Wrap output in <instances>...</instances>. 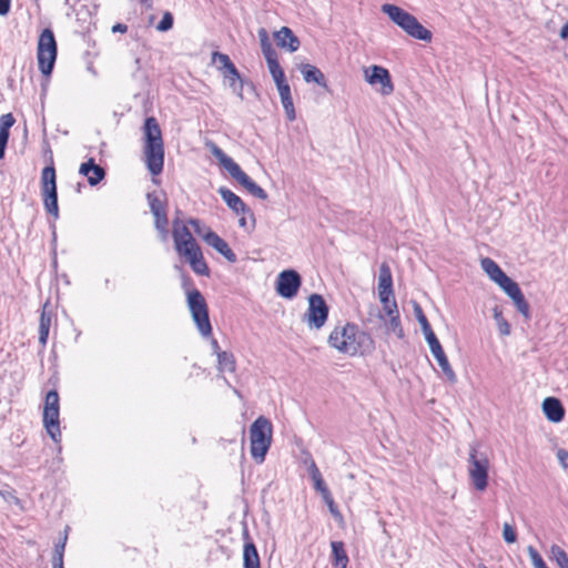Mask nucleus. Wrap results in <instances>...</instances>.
Returning a JSON list of instances; mask_svg holds the SVG:
<instances>
[{
  "label": "nucleus",
  "instance_id": "obj_27",
  "mask_svg": "<svg viewBox=\"0 0 568 568\" xmlns=\"http://www.w3.org/2000/svg\"><path fill=\"white\" fill-rule=\"evenodd\" d=\"M379 318L384 321V325L388 334H393L397 338L404 337V329L400 324L399 315L384 318V316L379 314Z\"/></svg>",
  "mask_w": 568,
  "mask_h": 568
},
{
  "label": "nucleus",
  "instance_id": "obj_29",
  "mask_svg": "<svg viewBox=\"0 0 568 568\" xmlns=\"http://www.w3.org/2000/svg\"><path fill=\"white\" fill-rule=\"evenodd\" d=\"M217 367L221 372L233 373L235 371V359L233 354L229 352H217Z\"/></svg>",
  "mask_w": 568,
  "mask_h": 568
},
{
  "label": "nucleus",
  "instance_id": "obj_58",
  "mask_svg": "<svg viewBox=\"0 0 568 568\" xmlns=\"http://www.w3.org/2000/svg\"><path fill=\"white\" fill-rule=\"evenodd\" d=\"M559 37L562 40L568 41V21L561 27V29L559 31Z\"/></svg>",
  "mask_w": 568,
  "mask_h": 568
},
{
  "label": "nucleus",
  "instance_id": "obj_26",
  "mask_svg": "<svg viewBox=\"0 0 568 568\" xmlns=\"http://www.w3.org/2000/svg\"><path fill=\"white\" fill-rule=\"evenodd\" d=\"M244 568H260V557L253 542H246L243 549Z\"/></svg>",
  "mask_w": 568,
  "mask_h": 568
},
{
  "label": "nucleus",
  "instance_id": "obj_59",
  "mask_svg": "<svg viewBox=\"0 0 568 568\" xmlns=\"http://www.w3.org/2000/svg\"><path fill=\"white\" fill-rule=\"evenodd\" d=\"M53 568H63V558L61 557H53Z\"/></svg>",
  "mask_w": 568,
  "mask_h": 568
},
{
  "label": "nucleus",
  "instance_id": "obj_14",
  "mask_svg": "<svg viewBox=\"0 0 568 568\" xmlns=\"http://www.w3.org/2000/svg\"><path fill=\"white\" fill-rule=\"evenodd\" d=\"M328 317V306L320 294H312L308 297V307L306 312L303 314V322L306 326L313 331L321 329Z\"/></svg>",
  "mask_w": 568,
  "mask_h": 568
},
{
  "label": "nucleus",
  "instance_id": "obj_33",
  "mask_svg": "<svg viewBox=\"0 0 568 568\" xmlns=\"http://www.w3.org/2000/svg\"><path fill=\"white\" fill-rule=\"evenodd\" d=\"M257 36L260 39V44H261V50H262L263 55H270V54L272 55V53L276 52L271 43L268 32L265 28H260L257 31Z\"/></svg>",
  "mask_w": 568,
  "mask_h": 568
},
{
  "label": "nucleus",
  "instance_id": "obj_19",
  "mask_svg": "<svg viewBox=\"0 0 568 568\" xmlns=\"http://www.w3.org/2000/svg\"><path fill=\"white\" fill-rule=\"evenodd\" d=\"M274 39L281 49L290 52L297 51L301 45L298 38L288 27H282L278 31L274 32Z\"/></svg>",
  "mask_w": 568,
  "mask_h": 568
},
{
  "label": "nucleus",
  "instance_id": "obj_7",
  "mask_svg": "<svg viewBox=\"0 0 568 568\" xmlns=\"http://www.w3.org/2000/svg\"><path fill=\"white\" fill-rule=\"evenodd\" d=\"M490 459L486 452L479 450L477 444L469 447L467 458V474L473 487L477 491H485L488 487Z\"/></svg>",
  "mask_w": 568,
  "mask_h": 568
},
{
  "label": "nucleus",
  "instance_id": "obj_16",
  "mask_svg": "<svg viewBox=\"0 0 568 568\" xmlns=\"http://www.w3.org/2000/svg\"><path fill=\"white\" fill-rule=\"evenodd\" d=\"M302 284V278L295 270L282 271L276 278V293L287 300L296 296Z\"/></svg>",
  "mask_w": 568,
  "mask_h": 568
},
{
  "label": "nucleus",
  "instance_id": "obj_11",
  "mask_svg": "<svg viewBox=\"0 0 568 568\" xmlns=\"http://www.w3.org/2000/svg\"><path fill=\"white\" fill-rule=\"evenodd\" d=\"M187 307L200 334L203 337L211 336L212 326L209 318L207 304L200 291L192 290L187 293Z\"/></svg>",
  "mask_w": 568,
  "mask_h": 568
},
{
  "label": "nucleus",
  "instance_id": "obj_25",
  "mask_svg": "<svg viewBox=\"0 0 568 568\" xmlns=\"http://www.w3.org/2000/svg\"><path fill=\"white\" fill-rule=\"evenodd\" d=\"M48 303L43 305L42 313L40 316V325H39V342L42 346H45L49 331L51 327L52 315L47 311Z\"/></svg>",
  "mask_w": 568,
  "mask_h": 568
},
{
  "label": "nucleus",
  "instance_id": "obj_31",
  "mask_svg": "<svg viewBox=\"0 0 568 568\" xmlns=\"http://www.w3.org/2000/svg\"><path fill=\"white\" fill-rule=\"evenodd\" d=\"M550 557L559 568H568V554L558 545L550 547Z\"/></svg>",
  "mask_w": 568,
  "mask_h": 568
},
{
  "label": "nucleus",
  "instance_id": "obj_61",
  "mask_svg": "<svg viewBox=\"0 0 568 568\" xmlns=\"http://www.w3.org/2000/svg\"><path fill=\"white\" fill-rule=\"evenodd\" d=\"M151 213L153 214L154 220H156V219H159V217L161 219V217H163V216H166V210L153 211V212H151Z\"/></svg>",
  "mask_w": 568,
  "mask_h": 568
},
{
  "label": "nucleus",
  "instance_id": "obj_62",
  "mask_svg": "<svg viewBox=\"0 0 568 568\" xmlns=\"http://www.w3.org/2000/svg\"><path fill=\"white\" fill-rule=\"evenodd\" d=\"M240 215H241V217L239 220V224H240V226L245 227L247 224L248 214H240Z\"/></svg>",
  "mask_w": 568,
  "mask_h": 568
},
{
  "label": "nucleus",
  "instance_id": "obj_48",
  "mask_svg": "<svg viewBox=\"0 0 568 568\" xmlns=\"http://www.w3.org/2000/svg\"><path fill=\"white\" fill-rule=\"evenodd\" d=\"M313 481H314L315 489L321 493L322 497L331 494V491L328 490L327 486L325 485L322 476L318 478H315Z\"/></svg>",
  "mask_w": 568,
  "mask_h": 568
},
{
  "label": "nucleus",
  "instance_id": "obj_24",
  "mask_svg": "<svg viewBox=\"0 0 568 568\" xmlns=\"http://www.w3.org/2000/svg\"><path fill=\"white\" fill-rule=\"evenodd\" d=\"M222 73L233 92L236 93L240 99H243V83L235 65L224 70Z\"/></svg>",
  "mask_w": 568,
  "mask_h": 568
},
{
  "label": "nucleus",
  "instance_id": "obj_10",
  "mask_svg": "<svg viewBox=\"0 0 568 568\" xmlns=\"http://www.w3.org/2000/svg\"><path fill=\"white\" fill-rule=\"evenodd\" d=\"M37 59L42 74H51L57 59V42L51 29H44L39 37Z\"/></svg>",
  "mask_w": 568,
  "mask_h": 568
},
{
  "label": "nucleus",
  "instance_id": "obj_9",
  "mask_svg": "<svg viewBox=\"0 0 568 568\" xmlns=\"http://www.w3.org/2000/svg\"><path fill=\"white\" fill-rule=\"evenodd\" d=\"M250 439L252 457L256 463H263L272 442L271 422L263 416L256 418L250 428Z\"/></svg>",
  "mask_w": 568,
  "mask_h": 568
},
{
  "label": "nucleus",
  "instance_id": "obj_53",
  "mask_svg": "<svg viewBox=\"0 0 568 568\" xmlns=\"http://www.w3.org/2000/svg\"><path fill=\"white\" fill-rule=\"evenodd\" d=\"M272 78L274 82L276 83V87L287 83L285 80V74L283 69L272 73Z\"/></svg>",
  "mask_w": 568,
  "mask_h": 568
},
{
  "label": "nucleus",
  "instance_id": "obj_46",
  "mask_svg": "<svg viewBox=\"0 0 568 568\" xmlns=\"http://www.w3.org/2000/svg\"><path fill=\"white\" fill-rule=\"evenodd\" d=\"M383 312L387 317L399 315L396 301H392L387 304H383Z\"/></svg>",
  "mask_w": 568,
  "mask_h": 568
},
{
  "label": "nucleus",
  "instance_id": "obj_15",
  "mask_svg": "<svg viewBox=\"0 0 568 568\" xmlns=\"http://www.w3.org/2000/svg\"><path fill=\"white\" fill-rule=\"evenodd\" d=\"M365 81L376 88L377 92L384 97L394 92V84L388 70L381 65H371L363 69Z\"/></svg>",
  "mask_w": 568,
  "mask_h": 568
},
{
  "label": "nucleus",
  "instance_id": "obj_47",
  "mask_svg": "<svg viewBox=\"0 0 568 568\" xmlns=\"http://www.w3.org/2000/svg\"><path fill=\"white\" fill-rule=\"evenodd\" d=\"M378 297L382 305L395 301L393 288L378 290Z\"/></svg>",
  "mask_w": 568,
  "mask_h": 568
},
{
  "label": "nucleus",
  "instance_id": "obj_20",
  "mask_svg": "<svg viewBox=\"0 0 568 568\" xmlns=\"http://www.w3.org/2000/svg\"><path fill=\"white\" fill-rule=\"evenodd\" d=\"M542 410L546 417L552 423H559L565 416V409L561 403L554 397H547L542 402Z\"/></svg>",
  "mask_w": 568,
  "mask_h": 568
},
{
  "label": "nucleus",
  "instance_id": "obj_56",
  "mask_svg": "<svg viewBox=\"0 0 568 568\" xmlns=\"http://www.w3.org/2000/svg\"><path fill=\"white\" fill-rule=\"evenodd\" d=\"M11 0H0V16H6L10 10Z\"/></svg>",
  "mask_w": 568,
  "mask_h": 568
},
{
  "label": "nucleus",
  "instance_id": "obj_51",
  "mask_svg": "<svg viewBox=\"0 0 568 568\" xmlns=\"http://www.w3.org/2000/svg\"><path fill=\"white\" fill-rule=\"evenodd\" d=\"M189 223L193 226L194 229V232L200 235L203 240H204V233L206 232V230H209L207 227H203L200 223L199 220H195V219H191L189 221Z\"/></svg>",
  "mask_w": 568,
  "mask_h": 568
},
{
  "label": "nucleus",
  "instance_id": "obj_32",
  "mask_svg": "<svg viewBox=\"0 0 568 568\" xmlns=\"http://www.w3.org/2000/svg\"><path fill=\"white\" fill-rule=\"evenodd\" d=\"M436 361H437L439 367L442 368L444 375L446 376V378L452 384H455L457 382V376H456L454 369L452 368L446 354L444 353L443 355L437 356Z\"/></svg>",
  "mask_w": 568,
  "mask_h": 568
},
{
  "label": "nucleus",
  "instance_id": "obj_12",
  "mask_svg": "<svg viewBox=\"0 0 568 568\" xmlns=\"http://www.w3.org/2000/svg\"><path fill=\"white\" fill-rule=\"evenodd\" d=\"M59 409L58 392H48L43 407V426L54 443H59L61 438Z\"/></svg>",
  "mask_w": 568,
  "mask_h": 568
},
{
  "label": "nucleus",
  "instance_id": "obj_37",
  "mask_svg": "<svg viewBox=\"0 0 568 568\" xmlns=\"http://www.w3.org/2000/svg\"><path fill=\"white\" fill-rule=\"evenodd\" d=\"M168 225H169L168 215L163 216L161 219L159 217V219L154 220V226L158 230V232L160 233L162 241L168 240V236H169Z\"/></svg>",
  "mask_w": 568,
  "mask_h": 568
},
{
  "label": "nucleus",
  "instance_id": "obj_40",
  "mask_svg": "<svg viewBox=\"0 0 568 568\" xmlns=\"http://www.w3.org/2000/svg\"><path fill=\"white\" fill-rule=\"evenodd\" d=\"M503 538L507 544H514L517 540L516 530L508 523L503 525Z\"/></svg>",
  "mask_w": 568,
  "mask_h": 568
},
{
  "label": "nucleus",
  "instance_id": "obj_50",
  "mask_svg": "<svg viewBox=\"0 0 568 568\" xmlns=\"http://www.w3.org/2000/svg\"><path fill=\"white\" fill-rule=\"evenodd\" d=\"M324 501L326 503L331 514L334 516V517H337L339 516V511L337 510V507L333 500V497L331 494L326 495L323 497Z\"/></svg>",
  "mask_w": 568,
  "mask_h": 568
},
{
  "label": "nucleus",
  "instance_id": "obj_43",
  "mask_svg": "<svg viewBox=\"0 0 568 568\" xmlns=\"http://www.w3.org/2000/svg\"><path fill=\"white\" fill-rule=\"evenodd\" d=\"M173 26V17L170 12H165L161 19V21L159 22V24L156 26V30L161 31V32H165L168 30H170Z\"/></svg>",
  "mask_w": 568,
  "mask_h": 568
},
{
  "label": "nucleus",
  "instance_id": "obj_17",
  "mask_svg": "<svg viewBox=\"0 0 568 568\" xmlns=\"http://www.w3.org/2000/svg\"><path fill=\"white\" fill-rule=\"evenodd\" d=\"M219 193L223 201L235 214H248V217L254 226L255 219L252 211L245 205V203L235 193L225 187H220Z\"/></svg>",
  "mask_w": 568,
  "mask_h": 568
},
{
  "label": "nucleus",
  "instance_id": "obj_18",
  "mask_svg": "<svg viewBox=\"0 0 568 568\" xmlns=\"http://www.w3.org/2000/svg\"><path fill=\"white\" fill-rule=\"evenodd\" d=\"M204 241L207 245L212 246L221 255H223L229 262H236L235 253L231 250L229 244L215 232L206 230V232L204 233Z\"/></svg>",
  "mask_w": 568,
  "mask_h": 568
},
{
  "label": "nucleus",
  "instance_id": "obj_49",
  "mask_svg": "<svg viewBox=\"0 0 568 568\" xmlns=\"http://www.w3.org/2000/svg\"><path fill=\"white\" fill-rule=\"evenodd\" d=\"M557 458L559 460L560 466L568 474V452L565 449L557 450Z\"/></svg>",
  "mask_w": 568,
  "mask_h": 568
},
{
  "label": "nucleus",
  "instance_id": "obj_6",
  "mask_svg": "<svg viewBox=\"0 0 568 568\" xmlns=\"http://www.w3.org/2000/svg\"><path fill=\"white\" fill-rule=\"evenodd\" d=\"M206 146L211 153L216 158L220 164L229 172V174L236 180L243 187H245L252 195L266 200V192L257 185L241 168L234 162L232 158L226 155L214 142H206Z\"/></svg>",
  "mask_w": 568,
  "mask_h": 568
},
{
  "label": "nucleus",
  "instance_id": "obj_44",
  "mask_svg": "<svg viewBox=\"0 0 568 568\" xmlns=\"http://www.w3.org/2000/svg\"><path fill=\"white\" fill-rule=\"evenodd\" d=\"M282 105L284 108L285 114L290 121H294L296 119L295 108L293 103V99L282 100Z\"/></svg>",
  "mask_w": 568,
  "mask_h": 568
},
{
  "label": "nucleus",
  "instance_id": "obj_13",
  "mask_svg": "<svg viewBox=\"0 0 568 568\" xmlns=\"http://www.w3.org/2000/svg\"><path fill=\"white\" fill-rule=\"evenodd\" d=\"M41 191L43 204L48 213L59 216L57 176L53 165L45 166L41 173Z\"/></svg>",
  "mask_w": 568,
  "mask_h": 568
},
{
  "label": "nucleus",
  "instance_id": "obj_5",
  "mask_svg": "<svg viewBox=\"0 0 568 568\" xmlns=\"http://www.w3.org/2000/svg\"><path fill=\"white\" fill-rule=\"evenodd\" d=\"M206 146L211 153L216 158L220 164L229 172V174L236 180L243 187H245L252 195L266 200V192L257 185L241 168L234 162L232 158L226 155L214 142H206Z\"/></svg>",
  "mask_w": 568,
  "mask_h": 568
},
{
  "label": "nucleus",
  "instance_id": "obj_2",
  "mask_svg": "<svg viewBox=\"0 0 568 568\" xmlns=\"http://www.w3.org/2000/svg\"><path fill=\"white\" fill-rule=\"evenodd\" d=\"M172 236L178 254L186 260L192 271L199 275H209L210 270L201 247L191 234L186 224L175 219L172 223Z\"/></svg>",
  "mask_w": 568,
  "mask_h": 568
},
{
  "label": "nucleus",
  "instance_id": "obj_22",
  "mask_svg": "<svg viewBox=\"0 0 568 568\" xmlns=\"http://www.w3.org/2000/svg\"><path fill=\"white\" fill-rule=\"evenodd\" d=\"M303 79L307 83H316L323 88H327L325 75L323 72L312 64H302L300 68Z\"/></svg>",
  "mask_w": 568,
  "mask_h": 568
},
{
  "label": "nucleus",
  "instance_id": "obj_38",
  "mask_svg": "<svg viewBox=\"0 0 568 568\" xmlns=\"http://www.w3.org/2000/svg\"><path fill=\"white\" fill-rule=\"evenodd\" d=\"M150 211L166 210L165 202L155 193L148 194Z\"/></svg>",
  "mask_w": 568,
  "mask_h": 568
},
{
  "label": "nucleus",
  "instance_id": "obj_39",
  "mask_svg": "<svg viewBox=\"0 0 568 568\" xmlns=\"http://www.w3.org/2000/svg\"><path fill=\"white\" fill-rule=\"evenodd\" d=\"M527 551L531 559L534 568H548L541 556L532 546H528Z\"/></svg>",
  "mask_w": 568,
  "mask_h": 568
},
{
  "label": "nucleus",
  "instance_id": "obj_42",
  "mask_svg": "<svg viewBox=\"0 0 568 568\" xmlns=\"http://www.w3.org/2000/svg\"><path fill=\"white\" fill-rule=\"evenodd\" d=\"M68 532H69V527L67 526L64 528V530H63V535L61 537L60 542H58L55 545L53 557H61V558H63L64 548H65V544H67V540H68Z\"/></svg>",
  "mask_w": 568,
  "mask_h": 568
},
{
  "label": "nucleus",
  "instance_id": "obj_54",
  "mask_svg": "<svg viewBox=\"0 0 568 568\" xmlns=\"http://www.w3.org/2000/svg\"><path fill=\"white\" fill-rule=\"evenodd\" d=\"M9 140V133H0V160L4 158L6 146Z\"/></svg>",
  "mask_w": 568,
  "mask_h": 568
},
{
  "label": "nucleus",
  "instance_id": "obj_57",
  "mask_svg": "<svg viewBox=\"0 0 568 568\" xmlns=\"http://www.w3.org/2000/svg\"><path fill=\"white\" fill-rule=\"evenodd\" d=\"M128 31V27L126 24H123V23H116L112 27V32H121V33H125Z\"/></svg>",
  "mask_w": 568,
  "mask_h": 568
},
{
  "label": "nucleus",
  "instance_id": "obj_63",
  "mask_svg": "<svg viewBox=\"0 0 568 568\" xmlns=\"http://www.w3.org/2000/svg\"><path fill=\"white\" fill-rule=\"evenodd\" d=\"M211 345H212V348H213V351H214V353H215V354H217V352H221V351H220L219 343H217V341H216V339H214V338H213V339L211 341Z\"/></svg>",
  "mask_w": 568,
  "mask_h": 568
},
{
  "label": "nucleus",
  "instance_id": "obj_34",
  "mask_svg": "<svg viewBox=\"0 0 568 568\" xmlns=\"http://www.w3.org/2000/svg\"><path fill=\"white\" fill-rule=\"evenodd\" d=\"M212 62L216 64V68L221 72L234 65V63L231 61L227 54L217 51L212 53Z\"/></svg>",
  "mask_w": 568,
  "mask_h": 568
},
{
  "label": "nucleus",
  "instance_id": "obj_8",
  "mask_svg": "<svg viewBox=\"0 0 568 568\" xmlns=\"http://www.w3.org/2000/svg\"><path fill=\"white\" fill-rule=\"evenodd\" d=\"M382 12L387 14L388 18L402 28L408 36L429 42L432 40V32L424 28L418 20L410 14L409 12L403 10L402 8L385 3L381 8Z\"/></svg>",
  "mask_w": 568,
  "mask_h": 568
},
{
  "label": "nucleus",
  "instance_id": "obj_55",
  "mask_svg": "<svg viewBox=\"0 0 568 568\" xmlns=\"http://www.w3.org/2000/svg\"><path fill=\"white\" fill-rule=\"evenodd\" d=\"M308 471H310L312 480L322 476L320 469L317 468V466L314 462L311 463V465L308 467Z\"/></svg>",
  "mask_w": 568,
  "mask_h": 568
},
{
  "label": "nucleus",
  "instance_id": "obj_64",
  "mask_svg": "<svg viewBox=\"0 0 568 568\" xmlns=\"http://www.w3.org/2000/svg\"><path fill=\"white\" fill-rule=\"evenodd\" d=\"M234 393H235L239 397L241 396V394H240V392H239L237 389H234Z\"/></svg>",
  "mask_w": 568,
  "mask_h": 568
},
{
  "label": "nucleus",
  "instance_id": "obj_1",
  "mask_svg": "<svg viewBox=\"0 0 568 568\" xmlns=\"http://www.w3.org/2000/svg\"><path fill=\"white\" fill-rule=\"evenodd\" d=\"M327 343L338 353L347 356L362 355L373 348L372 338L357 325L351 323L336 326L328 335Z\"/></svg>",
  "mask_w": 568,
  "mask_h": 568
},
{
  "label": "nucleus",
  "instance_id": "obj_60",
  "mask_svg": "<svg viewBox=\"0 0 568 568\" xmlns=\"http://www.w3.org/2000/svg\"><path fill=\"white\" fill-rule=\"evenodd\" d=\"M151 213L153 214L154 220H156V219H159V217L161 219V217H163V216H166V210L153 211V212H151Z\"/></svg>",
  "mask_w": 568,
  "mask_h": 568
},
{
  "label": "nucleus",
  "instance_id": "obj_30",
  "mask_svg": "<svg viewBox=\"0 0 568 568\" xmlns=\"http://www.w3.org/2000/svg\"><path fill=\"white\" fill-rule=\"evenodd\" d=\"M493 317L496 322V326L498 328V332L501 336H508L510 335V325L509 323L507 322V320L504 317L503 315V311L500 310V307L498 306H495L493 308Z\"/></svg>",
  "mask_w": 568,
  "mask_h": 568
},
{
  "label": "nucleus",
  "instance_id": "obj_52",
  "mask_svg": "<svg viewBox=\"0 0 568 568\" xmlns=\"http://www.w3.org/2000/svg\"><path fill=\"white\" fill-rule=\"evenodd\" d=\"M277 90H278V94H280L281 101L282 100L292 99L291 88H290L288 83L278 85Z\"/></svg>",
  "mask_w": 568,
  "mask_h": 568
},
{
  "label": "nucleus",
  "instance_id": "obj_36",
  "mask_svg": "<svg viewBox=\"0 0 568 568\" xmlns=\"http://www.w3.org/2000/svg\"><path fill=\"white\" fill-rule=\"evenodd\" d=\"M414 313L418 323L420 324L424 335L427 334L428 332H433L422 307L417 303L414 304Z\"/></svg>",
  "mask_w": 568,
  "mask_h": 568
},
{
  "label": "nucleus",
  "instance_id": "obj_23",
  "mask_svg": "<svg viewBox=\"0 0 568 568\" xmlns=\"http://www.w3.org/2000/svg\"><path fill=\"white\" fill-rule=\"evenodd\" d=\"M332 564L334 568H346L348 565V556L346 554L343 541H332Z\"/></svg>",
  "mask_w": 568,
  "mask_h": 568
},
{
  "label": "nucleus",
  "instance_id": "obj_35",
  "mask_svg": "<svg viewBox=\"0 0 568 568\" xmlns=\"http://www.w3.org/2000/svg\"><path fill=\"white\" fill-rule=\"evenodd\" d=\"M424 336L435 358L445 353L434 332H428Z\"/></svg>",
  "mask_w": 568,
  "mask_h": 568
},
{
  "label": "nucleus",
  "instance_id": "obj_4",
  "mask_svg": "<svg viewBox=\"0 0 568 568\" xmlns=\"http://www.w3.org/2000/svg\"><path fill=\"white\" fill-rule=\"evenodd\" d=\"M144 158L145 164L151 174L159 175L164 164V144L162 131L155 118L145 120L144 126Z\"/></svg>",
  "mask_w": 568,
  "mask_h": 568
},
{
  "label": "nucleus",
  "instance_id": "obj_21",
  "mask_svg": "<svg viewBox=\"0 0 568 568\" xmlns=\"http://www.w3.org/2000/svg\"><path fill=\"white\" fill-rule=\"evenodd\" d=\"M79 172L88 178V182L91 185H97L105 175L104 170L97 165L93 159L82 163Z\"/></svg>",
  "mask_w": 568,
  "mask_h": 568
},
{
  "label": "nucleus",
  "instance_id": "obj_45",
  "mask_svg": "<svg viewBox=\"0 0 568 568\" xmlns=\"http://www.w3.org/2000/svg\"><path fill=\"white\" fill-rule=\"evenodd\" d=\"M265 60H266V63H267V67H268V70H270V73H274L278 70H281V65L277 61V54L276 52L275 53H272V55H264Z\"/></svg>",
  "mask_w": 568,
  "mask_h": 568
},
{
  "label": "nucleus",
  "instance_id": "obj_41",
  "mask_svg": "<svg viewBox=\"0 0 568 568\" xmlns=\"http://www.w3.org/2000/svg\"><path fill=\"white\" fill-rule=\"evenodd\" d=\"M16 120L11 113L1 115L0 118V133H9L10 128L14 124Z\"/></svg>",
  "mask_w": 568,
  "mask_h": 568
},
{
  "label": "nucleus",
  "instance_id": "obj_3",
  "mask_svg": "<svg viewBox=\"0 0 568 568\" xmlns=\"http://www.w3.org/2000/svg\"><path fill=\"white\" fill-rule=\"evenodd\" d=\"M480 266L488 277L496 283L514 302L518 312L526 318H530L529 304L526 301L519 285L513 281L490 257L480 260Z\"/></svg>",
  "mask_w": 568,
  "mask_h": 568
},
{
  "label": "nucleus",
  "instance_id": "obj_28",
  "mask_svg": "<svg viewBox=\"0 0 568 568\" xmlns=\"http://www.w3.org/2000/svg\"><path fill=\"white\" fill-rule=\"evenodd\" d=\"M378 290L393 288V276L389 265L383 262L379 266L378 273Z\"/></svg>",
  "mask_w": 568,
  "mask_h": 568
}]
</instances>
